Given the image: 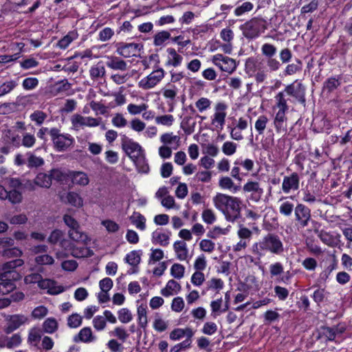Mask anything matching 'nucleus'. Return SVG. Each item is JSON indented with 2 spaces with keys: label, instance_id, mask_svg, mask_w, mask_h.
Masks as SVG:
<instances>
[{
  "label": "nucleus",
  "instance_id": "obj_1",
  "mask_svg": "<svg viewBox=\"0 0 352 352\" xmlns=\"http://www.w3.org/2000/svg\"><path fill=\"white\" fill-rule=\"evenodd\" d=\"M212 200L215 208L224 214L227 221L234 222L241 218L242 201L240 198L217 193Z\"/></svg>",
  "mask_w": 352,
  "mask_h": 352
},
{
  "label": "nucleus",
  "instance_id": "obj_2",
  "mask_svg": "<svg viewBox=\"0 0 352 352\" xmlns=\"http://www.w3.org/2000/svg\"><path fill=\"white\" fill-rule=\"evenodd\" d=\"M283 251V242L280 237L274 233H268L251 247V252L258 262L267 252L280 255Z\"/></svg>",
  "mask_w": 352,
  "mask_h": 352
},
{
  "label": "nucleus",
  "instance_id": "obj_3",
  "mask_svg": "<svg viewBox=\"0 0 352 352\" xmlns=\"http://www.w3.org/2000/svg\"><path fill=\"white\" fill-rule=\"evenodd\" d=\"M243 35L248 39L258 38L267 29V22L263 18H253L240 27Z\"/></svg>",
  "mask_w": 352,
  "mask_h": 352
},
{
  "label": "nucleus",
  "instance_id": "obj_4",
  "mask_svg": "<svg viewBox=\"0 0 352 352\" xmlns=\"http://www.w3.org/2000/svg\"><path fill=\"white\" fill-rule=\"evenodd\" d=\"M50 136L54 149L58 152H64L72 147L75 143L74 138L69 133H61L58 128L50 129Z\"/></svg>",
  "mask_w": 352,
  "mask_h": 352
},
{
  "label": "nucleus",
  "instance_id": "obj_5",
  "mask_svg": "<svg viewBox=\"0 0 352 352\" xmlns=\"http://www.w3.org/2000/svg\"><path fill=\"white\" fill-rule=\"evenodd\" d=\"M24 264L23 260L21 258L14 259L12 261L5 263L2 267V272L0 274L1 280H17L21 278L20 274L16 272L15 269L21 267Z\"/></svg>",
  "mask_w": 352,
  "mask_h": 352
},
{
  "label": "nucleus",
  "instance_id": "obj_6",
  "mask_svg": "<svg viewBox=\"0 0 352 352\" xmlns=\"http://www.w3.org/2000/svg\"><path fill=\"white\" fill-rule=\"evenodd\" d=\"M164 76L165 71L164 69L158 68L142 78L138 82V87L144 90L153 89L162 81Z\"/></svg>",
  "mask_w": 352,
  "mask_h": 352
},
{
  "label": "nucleus",
  "instance_id": "obj_7",
  "mask_svg": "<svg viewBox=\"0 0 352 352\" xmlns=\"http://www.w3.org/2000/svg\"><path fill=\"white\" fill-rule=\"evenodd\" d=\"M283 92L294 98L291 102L297 101L301 104L305 103V87L301 82L296 80L286 86Z\"/></svg>",
  "mask_w": 352,
  "mask_h": 352
},
{
  "label": "nucleus",
  "instance_id": "obj_8",
  "mask_svg": "<svg viewBox=\"0 0 352 352\" xmlns=\"http://www.w3.org/2000/svg\"><path fill=\"white\" fill-rule=\"evenodd\" d=\"M243 190L245 194H248V199L255 203L258 202L261 199L264 192L260 183L252 180L248 181L243 185Z\"/></svg>",
  "mask_w": 352,
  "mask_h": 352
},
{
  "label": "nucleus",
  "instance_id": "obj_9",
  "mask_svg": "<svg viewBox=\"0 0 352 352\" xmlns=\"http://www.w3.org/2000/svg\"><path fill=\"white\" fill-rule=\"evenodd\" d=\"M212 61L221 71L229 74H232L236 68V63L234 59L221 54L214 55Z\"/></svg>",
  "mask_w": 352,
  "mask_h": 352
},
{
  "label": "nucleus",
  "instance_id": "obj_10",
  "mask_svg": "<svg viewBox=\"0 0 352 352\" xmlns=\"http://www.w3.org/2000/svg\"><path fill=\"white\" fill-rule=\"evenodd\" d=\"M294 212L296 224L301 228L307 227L311 217L310 209L302 204H298Z\"/></svg>",
  "mask_w": 352,
  "mask_h": 352
},
{
  "label": "nucleus",
  "instance_id": "obj_11",
  "mask_svg": "<svg viewBox=\"0 0 352 352\" xmlns=\"http://www.w3.org/2000/svg\"><path fill=\"white\" fill-rule=\"evenodd\" d=\"M300 187V176L296 172H293L283 177L282 182V190L288 194L292 191H296Z\"/></svg>",
  "mask_w": 352,
  "mask_h": 352
},
{
  "label": "nucleus",
  "instance_id": "obj_12",
  "mask_svg": "<svg viewBox=\"0 0 352 352\" xmlns=\"http://www.w3.org/2000/svg\"><path fill=\"white\" fill-rule=\"evenodd\" d=\"M227 105L224 102H218L214 107V113L211 122L217 129H223L226 122Z\"/></svg>",
  "mask_w": 352,
  "mask_h": 352
},
{
  "label": "nucleus",
  "instance_id": "obj_13",
  "mask_svg": "<svg viewBox=\"0 0 352 352\" xmlns=\"http://www.w3.org/2000/svg\"><path fill=\"white\" fill-rule=\"evenodd\" d=\"M122 148L130 157L133 155H140L142 152L141 146L125 135L122 138Z\"/></svg>",
  "mask_w": 352,
  "mask_h": 352
},
{
  "label": "nucleus",
  "instance_id": "obj_14",
  "mask_svg": "<svg viewBox=\"0 0 352 352\" xmlns=\"http://www.w3.org/2000/svg\"><path fill=\"white\" fill-rule=\"evenodd\" d=\"M7 327L5 329L6 333H10L28 322V319L24 315L16 314L9 316Z\"/></svg>",
  "mask_w": 352,
  "mask_h": 352
},
{
  "label": "nucleus",
  "instance_id": "obj_15",
  "mask_svg": "<svg viewBox=\"0 0 352 352\" xmlns=\"http://www.w3.org/2000/svg\"><path fill=\"white\" fill-rule=\"evenodd\" d=\"M97 340L96 336L94 335L89 327H83L73 338L74 342L91 343Z\"/></svg>",
  "mask_w": 352,
  "mask_h": 352
},
{
  "label": "nucleus",
  "instance_id": "obj_16",
  "mask_svg": "<svg viewBox=\"0 0 352 352\" xmlns=\"http://www.w3.org/2000/svg\"><path fill=\"white\" fill-rule=\"evenodd\" d=\"M140 45L138 43H119L117 47V53L124 58H129L135 55L140 50Z\"/></svg>",
  "mask_w": 352,
  "mask_h": 352
},
{
  "label": "nucleus",
  "instance_id": "obj_17",
  "mask_svg": "<svg viewBox=\"0 0 352 352\" xmlns=\"http://www.w3.org/2000/svg\"><path fill=\"white\" fill-rule=\"evenodd\" d=\"M124 261L132 266L131 271L129 274H135L138 272V265L141 261V252L140 250H133L128 253L125 258Z\"/></svg>",
  "mask_w": 352,
  "mask_h": 352
},
{
  "label": "nucleus",
  "instance_id": "obj_18",
  "mask_svg": "<svg viewBox=\"0 0 352 352\" xmlns=\"http://www.w3.org/2000/svg\"><path fill=\"white\" fill-rule=\"evenodd\" d=\"M318 236L329 247H336L340 243V234L330 233L324 230H320Z\"/></svg>",
  "mask_w": 352,
  "mask_h": 352
},
{
  "label": "nucleus",
  "instance_id": "obj_19",
  "mask_svg": "<svg viewBox=\"0 0 352 352\" xmlns=\"http://www.w3.org/2000/svg\"><path fill=\"white\" fill-rule=\"evenodd\" d=\"M106 65L111 69L120 71L122 72H125L129 67L126 61L121 59L120 57L114 56L107 57Z\"/></svg>",
  "mask_w": 352,
  "mask_h": 352
},
{
  "label": "nucleus",
  "instance_id": "obj_20",
  "mask_svg": "<svg viewBox=\"0 0 352 352\" xmlns=\"http://www.w3.org/2000/svg\"><path fill=\"white\" fill-rule=\"evenodd\" d=\"M173 250L176 257L179 261L188 260V249L187 244L184 241H177L173 244Z\"/></svg>",
  "mask_w": 352,
  "mask_h": 352
},
{
  "label": "nucleus",
  "instance_id": "obj_21",
  "mask_svg": "<svg viewBox=\"0 0 352 352\" xmlns=\"http://www.w3.org/2000/svg\"><path fill=\"white\" fill-rule=\"evenodd\" d=\"M182 289V287L179 283L173 279L168 281L164 288L161 290V294L165 297L173 296L177 294Z\"/></svg>",
  "mask_w": 352,
  "mask_h": 352
},
{
  "label": "nucleus",
  "instance_id": "obj_22",
  "mask_svg": "<svg viewBox=\"0 0 352 352\" xmlns=\"http://www.w3.org/2000/svg\"><path fill=\"white\" fill-rule=\"evenodd\" d=\"M69 176L70 177L72 183L76 185L85 186L89 182L87 175L84 172L72 171L69 173Z\"/></svg>",
  "mask_w": 352,
  "mask_h": 352
},
{
  "label": "nucleus",
  "instance_id": "obj_23",
  "mask_svg": "<svg viewBox=\"0 0 352 352\" xmlns=\"http://www.w3.org/2000/svg\"><path fill=\"white\" fill-rule=\"evenodd\" d=\"M342 84V76H336L327 78L323 84V91L329 93L338 89Z\"/></svg>",
  "mask_w": 352,
  "mask_h": 352
},
{
  "label": "nucleus",
  "instance_id": "obj_24",
  "mask_svg": "<svg viewBox=\"0 0 352 352\" xmlns=\"http://www.w3.org/2000/svg\"><path fill=\"white\" fill-rule=\"evenodd\" d=\"M219 186L222 189L228 190L233 193L237 192L240 189L239 185H236L232 179L228 176L220 177L219 180Z\"/></svg>",
  "mask_w": 352,
  "mask_h": 352
},
{
  "label": "nucleus",
  "instance_id": "obj_25",
  "mask_svg": "<svg viewBox=\"0 0 352 352\" xmlns=\"http://www.w3.org/2000/svg\"><path fill=\"white\" fill-rule=\"evenodd\" d=\"M55 282L50 279H41L38 285L41 289H48V292L51 294H58L64 291L63 288L54 286Z\"/></svg>",
  "mask_w": 352,
  "mask_h": 352
},
{
  "label": "nucleus",
  "instance_id": "obj_26",
  "mask_svg": "<svg viewBox=\"0 0 352 352\" xmlns=\"http://www.w3.org/2000/svg\"><path fill=\"white\" fill-rule=\"evenodd\" d=\"M152 243L162 246H167L169 244L170 236L168 234L156 230L152 233Z\"/></svg>",
  "mask_w": 352,
  "mask_h": 352
},
{
  "label": "nucleus",
  "instance_id": "obj_27",
  "mask_svg": "<svg viewBox=\"0 0 352 352\" xmlns=\"http://www.w3.org/2000/svg\"><path fill=\"white\" fill-rule=\"evenodd\" d=\"M21 337L19 334L15 333L10 338H6L0 341L1 347L13 349L19 346L21 343Z\"/></svg>",
  "mask_w": 352,
  "mask_h": 352
},
{
  "label": "nucleus",
  "instance_id": "obj_28",
  "mask_svg": "<svg viewBox=\"0 0 352 352\" xmlns=\"http://www.w3.org/2000/svg\"><path fill=\"white\" fill-rule=\"evenodd\" d=\"M171 38L170 33L168 31L158 32L153 36V45L156 47L164 46L166 42Z\"/></svg>",
  "mask_w": 352,
  "mask_h": 352
},
{
  "label": "nucleus",
  "instance_id": "obj_29",
  "mask_svg": "<svg viewBox=\"0 0 352 352\" xmlns=\"http://www.w3.org/2000/svg\"><path fill=\"white\" fill-rule=\"evenodd\" d=\"M168 55L167 61L168 65H172L175 67L179 66L183 60V57L179 55L174 48L169 47L166 50Z\"/></svg>",
  "mask_w": 352,
  "mask_h": 352
},
{
  "label": "nucleus",
  "instance_id": "obj_30",
  "mask_svg": "<svg viewBox=\"0 0 352 352\" xmlns=\"http://www.w3.org/2000/svg\"><path fill=\"white\" fill-rule=\"evenodd\" d=\"M34 183L37 186L49 188L52 185L50 173H39L34 178Z\"/></svg>",
  "mask_w": 352,
  "mask_h": 352
},
{
  "label": "nucleus",
  "instance_id": "obj_31",
  "mask_svg": "<svg viewBox=\"0 0 352 352\" xmlns=\"http://www.w3.org/2000/svg\"><path fill=\"white\" fill-rule=\"evenodd\" d=\"M131 158L134 161L138 172L142 173H148L149 166L144 156L141 155V154L140 155H133Z\"/></svg>",
  "mask_w": 352,
  "mask_h": 352
},
{
  "label": "nucleus",
  "instance_id": "obj_32",
  "mask_svg": "<svg viewBox=\"0 0 352 352\" xmlns=\"http://www.w3.org/2000/svg\"><path fill=\"white\" fill-rule=\"evenodd\" d=\"M146 309V305L142 304L139 305L137 309L138 324L142 329H145L148 324Z\"/></svg>",
  "mask_w": 352,
  "mask_h": 352
},
{
  "label": "nucleus",
  "instance_id": "obj_33",
  "mask_svg": "<svg viewBox=\"0 0 352 352\" xmlns=\"http://www.w3.org/2000/svg\"><path fill=\"white\" fill-rule=\"evenodd\" d=\"M58 328V323L54 318H47L42 324V331L46 333L52 334Z\"/></svg>",
  "mask_w": 352,
  "mask_h": 352
},
{
  "label": "nucleus",
  "instance_id": "obj_34",
  "mask_svg": "<svg viewBox=\"0 0 352 352\" xmlns=\"http://www.w3.org/2000/svg\"><path fill=\"white\" fill-rule=\"evenodd\" d=\"M279 201L280 202L279 212L283 216L290 217L294 211V204L291 201L285 200L283 198L280 199Z\"/></svg>",
  "mask_w": 352,
  "mask_h": 352
},
{
  "label": "nucleus",
  "instance_id": "obj_35",
  "mask_svg": "<svg viewBox=\"0 0 352 352\" xmlns=\"http://www.w3.org/2000/svg\"><path fill=\"white\" fill-rule=\"evenodd\" d=\"M68 234L69 238L76 242L85 243L88 240V236L83 232L80 226L72 230H69Z\"/></svg>",
  "mask_w": 352,
  "mask_h": 352
},
{
  "label": "nucleus",
  "instance_id": "obj_36",
  "mask_svg": "<svg viewBox=\"0 0 352 352\" xmlns=\"http://www.w3.org/2000/svg\"><path fill=\"white\" fill-rule=\"evenodd\" d=\"M192 335V331L189 328H186L185 329L177 328L175 329L170 332V339L172 340H178L184 337L185 336H186L187 338H191Z\"/></svg>",
  "mask_w": 352,
  "mask_h": 352
},
{
  "label": "nucleus",
  "instance_id": "obj_37",
  "mask_svg": "<svg viewBox=\"0 0 352 352\" xmlns=\"http://www.w3.org/2000/svg\"><path fill=\"white\" fill-rule=\"evenodd\" d=\"M84 116L79 113H74L71 116V129L75 131H79L85 128Z\"/></svg>",
  "mask_w": 352,
  "mask_h": 352
},
{
  "label": "nucleus",
  "instance_id": "obj_38",
  "mask_svg": "<svg viewBox=\"0 0 352 352\" xmlns=\"http://www.w3.org/2000/svg\"><path fill=\"white\" fill-rule=\"evenodd\" d=\"M160 141L164 145L175 144L176 146L174 148L176 149L179 146L180 138L178 135H173V133H166L161 135Z\"/></svg>",
  "mask_w": 352,
  "mask_h": 352
},
{
  "label": "nucleus",
  "instance_id": "obj_39",
  "mask_svg": "<svg viewBox=\"0 0 352 352\" xmlns=\"http://www.w3.org/2000/svg\"><path fill=\"white\" fill-rule=\"evenodd\" d=\"M42 338V331L37 328L31 329L28 333V343L34 346H36Z\"/></svg>",
  "mask_w": 352,
  "mask_h": 352
},
{
  "label": "nucleus",
  "instance_id": "obj_40",
  "mask_svg": "<svg viewBox=\"0 0 352 352\" xmlns=\"http://www.w3.org/2000/svg\"><path fill=\"white\" fill-rule=\"evenodd\" d=\"M78 36L77 32L71 31L58 42L57 46L62 50H65L73 41L78 38Z\"/></svg>",
  "mask_w": 352,
  "mask_h": 352
},
{
  "label": "nucleus",
  "instance_id": "obj_41",
  "mask_svg": "<svg viewBox=\"0 0 352 352\" xmlns=\"http://www.w3.org/2000/svg\"><path fill=\"white\" fill-rule=\"evenodd\" d=\"M130 221L138 229L140 230L146 229V218L140 212H134L130 217Z\"/></svg>",
  "mask_w": 352,
  "mask_h": 352
},
{
  "label": "nucleus",
  "instance_id": "obj_42",
  "mask_svg": "<svg viewBox=\"0 0 352 352\" xmlns=\"http://www.w3.org/2000/svg\"><path fill=\"white\" fill-rule=\"evenodd\" d=\"M269 122V119L265 115H260L254 123V129L258 135H263L267 125Z\"/></svg>",
  "mask_w": 352,
  "mask_h": 352
},
{
  "label": "nucleus",
  "instance_id": "obj_43",
  "mask_svg": "<svg viewBox=\"0 0 352 352\" xmlns=\"http://www.w3.org/2000/svg\"><path fill=\"white\" fill-rule=\"evenodd\" d=\"M17 80H10L4 82L0 85V97H2L14 89L18 86Z\"/></svg>",
  "mask_w": 352,
  "mask_h": 352
},
{
  "label": "nucleus",
  "instance_id": "obj_44",
  "mask_svg": "<svg viewBox=\"0 0 352 352\" xmlns=\"http://www.w3.org/2000/svg\"><path fill=\"white\" fill-rule=\"evenodd\" d=\"M106 70L104 67L98 63L92 66L89 69L90 77L93 80H97L104 76Z\"/></svg>",
  "mask_w": 352,
  "mask_h": 352
},
{
  "label": "nucleus",
  "instance_id": "obj_45",
  "mask_svg": "<svg viewBox=\"0 0 352 352\" xmlns=\"http://www.w3.org/2000/svg\"><path fill=\"white\" fill-rule=\"evenodd\" d=\"M262 55L267 58H272L275 56L277 53V48L275 45L271 43H265L261 48Z\"/></svg>",
  "mask_w": 352,
  "mask_h": 352
},
{
  "label": "nucleus",
  "instance_id": "obj_46",
  "mask_svg": "<svg viewBox=\"0 0 352 352\" xmlns=\"http://www.w3.org/2000/svg\"><path fill=\"white\" fill-rule=\"evenodd\" d=\"M27 166L29 168H37L44 164V160L41 157H37L33 153H28Z\"/></svg>",
  "mask_w": 352,
  "mask_h": 352
},
{
  "label": "nucleus",
  "instance_id": "obj_47",
  "mask_svg": "<svg viewBox=\"0 0 352 352\" xmlns=\"http://www.w3.org/2000/svg\"><path fill=\"white\" fill-rule=\"evenodd\" d=\"M82 322V316L75 313L70 315L67 320V326L69 328L76 329L79 327Z\"/></svg>",
  "mask_w": 352,
  "mask_h": 352
},
{
  "label": "nucleus",
  "instance_id": "obj_48",
  "mask_svg": "<svg viewBox=\"0 0 352 352\" xmlns=\"http://www.w3.org/2000/svg\"><path fill=\"white\" fill-rule=\"evenodd\" d=\"M67 200L69 204L75 207H81L83 205L82 197L76 192H69L67 195Z\"/></svg>",
  "mask_w": 352,
  "mask_h": 352
},
{
  "label": "nucleus",
  "instance_id": "obj_49",
  "mask_svg": "<svg viewBox=\"0 0 352 352\" xmlns=\"http://www.w3.org/2000/svg\"><path fill=\"white\" fill-rule=\"evenodd\" d=\"M175 118L170 114L157 116L155 118V121L157 124H160L166 126H170L174 122Z\"/></svg>",
  "mask_w": 352,
  "mask_h": 352
},
{
  "label": "nucleus",
  "instance_id": "obj_50",
  "mask_svg": "<svg viewBox=\"0 0 352 352\" xmlns=\"http://www.w3.org/2000/svg\"><path fill=\"white\" fill-rule=\"evenodd\" d=\"M162 94L165 98L173 102L177 94V88L173 85H168L167 87L162 89Z\"/></svg>",
  "mask_w": 352,
  "mask_h": 352
},
{
  "label": "nucleus",
  "instance_id": "obj_51",
  "mask_svg": "<svg viewBox=\"0 0 352 352\" xmlns=\"http://www.w3.org/2000/svg\"><path fill=\"white\" fill-rule=\"evenodd\" d=\"M47 116L45 112L36 110L30 114V118L32 122H34L36 125L41 126L47 118Z\"/></svg>",
  "mask_w": 352,
  "mask_h": 352
},
{
  "label": "nucleus",
  "instance_id": "obj_52",
  "mask_svg": "<svg viewBox=\"0 0 352 352\" xmlns=\"http://www.w3.org/2000/svg\"><path fill=\"white\" fill-rule=\"evenodd\" d=\"M185 267L179 263H174L170 268V274L175 278L181 279L184 277Z\"/></svg>",
  "mask_w": 352,
  "mask_h": 352
},
{
  "label": "nucleus",
  "instance_id": "obj_53",
  "mask_svg": "<svg viewBox=\"0 0 352 352\" xmlns=\"http://www.w3.org/2000/svg\"><path fill=\"white\" fill-rule=\"evenodd\" d=\"M285 94L283 91H280L276 94L275 99L276 101V107L278 110L288 111L289 107L287 104V100L285 99Z\"/></svg>",
  "mask_w": 352,
  "mask_h": 352
},
{
  "label": "nucleus",
  "instance_id": "obj_54",
  "mask_svg": "<svg viewBox=\"0 0 352 352\" xmlns=\"http://www.w3.org/2000/svg\"><path fill=\"white\" fill-rule=\"evenodd\" d=\"M36 143L34 135L25 132L22 135L21 145L25 148H32Z\"/></svg>",
  "mask_w": 352,
  "mask_h": 352
},
{
  "label": "nucleus",
  "instance_id": "obj_55",
  "mask_svg": "<svg viewBox=\"0 0 352 352\" xmlns=\"http://www.w3.org/2000/svg\"><path fill=\"white\" fill-rule=\"evenodd\" d=\"M118 319L122 323H129L133 320L131 312L127 308H122L118 311Z\"/></svg>",
  "mask_w": 352,
  "mask_h": 352
},
{
  "label": "nucleus",
  "instance_id": "obj_56",
  "mask_svg": "<svg viewBox=\"0 0 352 352\" xmlns=\"http://www.w3.org/2000/svg\"><path fill=\"white\" fill-rule=\"evenodd\" d=\"M111 335L116 337L118 339L122 341V342H126L129 336V334L122 327H116L114 330L111 333Z\"/></svg>",
  "mask_w": 352,
  "mask_h": 352
},
{
  "label": "nucleus",
  "instance_id": "obj_57",
  "mask_svg": "<svg viewBox=\"0 0 352 352\" xmlns=\"http://www.w3.org/2000/svg\"><path fill=\"white\" fill-rule=\"evenodd\" d=\"M23 196L21 192L17 190L12 189L8 191V195L6 200L8 199L10 203L13 204H19L21 202Z\"/></svg>",
  "mask_w": 352,
  "mask_h": 352
},
{
  "label": "nucleus",
  "instance_id": "obj_58",
  "mask_svg": "<svg viewBox=\"0 0 352 352\" xmlns=\"http://www.w3.org/2000/svg\"><path fill=\"white\" fill-rule=\"evenodd\" d=\"M148 107V104L145 103H142L140 105L131 103L127 106V111L131 115H138L146 111Z\"/></svg>",
  "mask_w": 352,
  "mask_h": 352
},
{
  "label": "nucleus",
  "instance_id": "obj_59",
  "mask_svg": "<svg viewBox=\"0 0 352 352\" xmlns=\"http://www.w3.org/2000/svg\"><path fill=\"white\" fill-rule=\"evenodd\" d=\"M131 76L129 73H116L111 74L110 78L114 83L119 85L125 83Z\"/></svg>",
  "mask_w": 352,
  "mask_h": 352
},
{
  "label": "nucleus",
  "instance_id": "obj_60",
  "mask_svg": "<svg viewBox=\"0 0 352 352\" xmlns=\"http://www.w3.org/2000/svg\"><path fill=\"white\" fill-rule=\"evenodd\" d=\"M324 337L327 340L333 341L336 338L335 329L329 327H322L320 331V338Z\"/></svg>",
  "mask_w": 352,
  "mask_h": 352
},
{
  "label": "nucleus",
  "instance_id": "obj_61",
  "mask_svg": "<svg viewBox=\"0 0 352 352\" xmlns=\"http://www.w3.org/2000/svg\"><path fill=\"white\" fill-rule=\"evenodd\" d=\"M212 102L207 98L201 97L196 102L195 107L202 113L210 108Z\"/></svg>",
  "mask_w": 352,
  "mask_h": 352
},
{
  "label": "nucleus",
  "instance_id": "obj_62",
  "mask_svg": "<svg viewBox=\"0 0 352 352\" xmlns=\"http://www.w3.org/2000/svg\"><path fill=\"white\" fill-rule=\"evenodd\" d=\"M319 6L318 0H310V1L301 8V14L311 13L318 9Z\"/></svg>",
  "mask_w": 352,
  "mask_h": 352
},
{
  "label": "nucleus",
  "instance_id": "obj_63",
  "mask_svg": "<svg viewBox=\"0 0 352 352\" xmlns=\"http://www.w3.org/2000/svg\"><path fill=\"white\" fill-rule=\"evenodd\" d=\"M51 181L54 179L58 182H63L67 179V175L60 169H52L50 171Z\"/></svg>",
  "mask_w": 352,
  "mask_h": 352
},
{
  "label": "nucleus",
  "instance_id": "obj_64",
  "mask_svg": "<svg viewBox=\"0 0 352 352\" xmlns=\"http://www.w3.org/2000/svg\"><path fill=\"white\" fill-rule=\"evenodd\" d=\"M38 85V80L34 77L26 78L23 80L22 86L25 90L35 89Z\"/></svg>",
  "mask_w": 352,
  "mask_h": 352
}]
</instances>
